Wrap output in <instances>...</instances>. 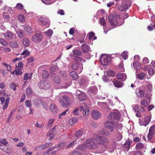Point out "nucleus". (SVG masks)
I'll return each mask as SVG.
<instances>
[{"label": "nucleus", "instance_id": "774afa93", "mask_svg": "<svg viewBox=\"0 0 155 155\" xmlns=\"http://www.w3.org/2000/svg\"><path fill=\"white\" fill-rule=\"evenodd\" d=\"M76 143V141H73L69 144L67 146V148H69L72 147Z\"/></svg>", "mask_w": 155, "mask_h": 155}, {"label": "nucleus", "instance_id": "c756f323", "mask_svg": "<svg viewBox=\"0 0 155 155\" xmlns=\"http://www.w3.org/2000/svg\"><path fill=\"white\" fill-rule=\"evenodd\" d=\"M9 45L12 48H17L18 46V44L15 41H11L9 43Z\"/></svg>", "mask_w": 155, "mask_h": 155}, {"label": "nucleus", "instance_id": "e2e57ef3", "mask_svg": "<svg viewBox=\"0 0 155 155\" xmlns=\"http://www.w3.org/2000/svg\"><path fill=\"white\" fill-rule=\"evenodd\" d=\"M2 50L5 52H9L11 51V49L8 47H3Z\"/></svg>", "mask_w": 155, "mask_h": 155}, {"label": "nucleus", "instance_id": "c9c22d12", "mask_svg": "<svg viewBox=\"0 0 155 155\" xmlns=\"http://www.w3.org/2000/svg\"><path fill=\"white\" fill-rule=\"evenodd\" d=\"M83 131L81 129H80L77 131L75 134V136L78 138L81 137L83 134Z\"/></svg>", "mask_w": 155, "mask_h": 155}, {"label": "nucleus", "instance_id": "39448f33", "mask_svg": "<svg viewBox=\"0 0 155 155\" xmlns=\"http://www.w3.org/2000/svg\"><path fill=\"white\" fill-rule=\"evenodd\" d=\"M69 98L66 95L61 96L60 97L59 102L61 106L66 107L69 106Z\"/></svg>", "mask_w": 155, "mask_h": 155}, {"label": "nucleus", "instance_id": "e433bc0d", "mask_svg": "<svg viewBox=\"0 0 155 155\" xmlns=\"http://www.w3.org/2000/svg\"><path fill=\"white\" fill-rule=\"evenodd\" d=\"M42 78L44 79H47L49 77V75L48 72L45 70H44L42 71Z\"/></svg>", "mask_w": 155, "mask_h": 155}, {"label": "nucleus", "instance_id": "393cba45", "mask_svg": "<svg viewBox=\"0 0 155 155\" xmlns=\"http://www.w3.org/2000/svg\"><path fill=\"white\" fill-rule=\"evenodd\" d=\"M78 98L81 101H83L87 98L86 94L84 93H81L78 95Z\"/></svg>", "mask_w": 155, "mask_h": 155}, {"label": "nucleus", "instance_id": "4c0bfd02", "mask_svg": "<svg viewBox=\"0 0 155 155\" xmlns=\"http://www.w3.org/2000/svg\"><path fill=\"white\" fill-rule=\"evenodd\" d=\"M32 94V91L31 89L29 87L27 88L26 90V94L27 96L29 97L31 96Z\"/></svg>", "mask_w": 155, "mask_h": 155}, {"label": "nucleus", "instance_id": "1a4fd4ad", "mask_svg": "<svg viewBox=\"0 0 155 155\" xmlns=\"http://www.w3.org/2000/svg\"><path fill=\"white\" fill-rule=\"evenodd\" d=\"M38 87L41 89H46L51 86L50 83L47 81L41 80L38 84Z\"/></svg>", "mask_w": 155, "mask_h": 155}, {"label": "nucleus", "instance_id": "423d86ee", "mask_svg": "<svg viewBox=\"0 0 155 155\" xmlns=\"http://www.w3.org/2000/svg\"><path fill=\"white\" fill-rule=\"evenodd\" d=\"M100 61L102 65H108L110 63L111 59L110 57L105 54H102L101 55Z\"/></svg>", "mask_w": 155, "mask_h": 155}, {"label": "nucleus", "instance_id": "7ed1b4c3", "mask_svg": "<svg viewBox=\"0 0 155 155\" xmlns=\"http://www.w3.org/2000/svg\"><path fill=\"white\" fill-rule=\"evenodd\" d=\"M122 2L121 5L118 7L119 10L121 11H123L128 9L131 5L130 0H121Z\"/></svg>", "mask_w": 155, "mask_h": 155}, {"label": "nucleus", "instance_id": "58836bf2", "mask_svg": "<svg viewBox=\"0 0 155 155\" xmlns=\"http://www.w3.org/2000/svg\"><path fill=\"white\" fill-rule=\"evenodd\" d=\"M141 105L144 107H147L148 105L147 101L145 100L142 99L140 100Z\"/></svg>", "mask_w": 155, "mask_h": 155}, {"label": "nucleus", "instance_id": "2eb2a0df", "mask_svg": "<svg viewBox=\"0 0 155 155\" xmlns=\"http://www.w3.org/2000/svg\"><path fill=\"white\" fill-rule=\"evenodd\" d=\"M92 117L94 119L97 120L99 119L101 116V114L97 110H93L91 112Z\"/></svg>", "mask_w": 155, "mask_h": 155}, {"label": "nucleus", "instance_id": "79ce46f5", "mask_svg": "<svg viewBox=\"0 0 155 155\" xmlns=\"http://www.w3.org/2000/svg\"><path fill=\"white\" fill-rule=\"evenodd\" d=\"M32 76V74H28V73H26L25 74L24 77V80L26 81L28 80V79L31 78Z\"/></svg>", "mask_w": 155, "mask_h": 155}, {"label": "nucleus", "instance_id": "0eeeda50", "mask_svg": "<svg viewBox=\"0 0 155 155\" xmlns=\"http://www.w3.org/2000/svg\"><path fill=\"white\" fill-rule=\"evenodd\" d=\"M79 61L78 60L75 61V62L73 63L72 64L71 68L73 69L77 70L78 73H80L82 71L83 68L82 64L78 62V61Z\"/></svg>", "mask_w": 155, "mask_h": 155}, {"label": "nucleus", "instance_id": "0e129e2a", "mask_svg": "<svg viewBox=\"0 0 155 155\" xmlns=\"http://www.w3.org/2000/svg\"><path fill=\"white\" fill-rule=\"evenodd\" d=\"M53 31L49 29L48 31H45V33L48 36H51L53 33Z\"/></svg>", "mask_w": 155, "mask_h": 155}, {"label": "nucleus", "instance_id": "72a5a7b5", "mask_svg": "<svg viewBox=\"0 0 155 155\" xmlns=\"http://www.w3.org/2000/svg\"><path fill=\"white\" fill-rule=\"evenodd\" d=\"M78 120V119L77 118H71L69 120V124L71 125H73L77 123Z\"/></svg>", "mask_w": 155, "mask_h": 155}, {"label": "nucleus", "instance_id": "4468645a", "mask_svg": "<svg viewBox=\"0 0 155 155\" xmlns=\"http://www.w3.org/2000/svg\"><path fill=\"white\" fill-rule=\"evenodd\" d=\"M112 82L113 83L114 86L117 88L121 87H122L124 85V84L123 82L116 78H114L113 79Z\"/></svg>", "mask_w": 155, "mask_h": 155}, {"label": "nucleus", "instance_id": "c85d7f7f", "mask_svg": "<svg viewBox=\"0 0 155 155\" xmlns=\"http://www.w3.org/2000/svg\"><path fill=\"white\" fill-rule=\"evenodd\" d=\"M52 145V143H46L44 145H41L40 147L42 150L45 149L46 148H49L50 146Z\"/></svg>", "mask_w": 155, "mask_h": 155}, {"label": "nucleus", "instance_id": "a878e982", "mask_svg": "<svg viewBox=\"0 0 155 155\" xmlns=\"http://www.w3.org/2000/svg\"><path fill=\"white\" fill-rule=\"evenodd\" d=\"M23 45L26 47H28L30 45V41L27 38H25L22 41Z\"/></svg>", "mask_w": 155, "mask_h": 155}, {"label": "nucleus", "instance_id": "338daca9", "mask_svg": "<svg viewBox=\"0 0 155 155\" xmlns=\"http://www.w3.org/2000/svg\"><path fill=\"white\" fill-rule=\"evenodd\" d=\"M153 135H154L149 133L147 136L148 140L149 141L151 140Z\"/></svg>", "mask_w": 155, "mask_h": 155}, {"label": "nucleus", "instance_id": "de8ad7c7", "mask_svg": "<svg viewBox=\"0 0 155 155\" xmlns=\"http://www.w3.org/2000/svg\"><path fill=\"white\" fill-rule=\"evenodd\" d=\"M16 7L18 9L22 10L23 8V6L21 4L18 3L16 5V7L14 8H15Z\"/></svg>", "mask_w": 155, "mask_h": 155}, {"label": "nucleus", "instance_id": "09e8293b", "mask_svg": "<svg viewBox=\"0 0 155 155\" xmlns=\"http://www.w3.org/2000/svg\"><path fill=\"white\" fill-rule=\"evenodd\" d=\"M3 17L6 21H9L10 19V17L8 14L6 13H3Z\"/></svg>", "mask_w": 155, "mask_h": 155}, {"label": "nucleus", "instance_id": "412c9836", "mask_svg": "<svg viewBox=\"0 0 155 155\" xmlns=\"http://www.w3.org/2000/svg\"><path fill=\"white\" fill-rule=\"evenodd\" d=\"M97 88L96 86H93L90 87L88 91V92L93 94H96L97 92Z\"/></svg>", "mask_w": 155, "mask_h": 155}, {"label": "nucleus", "instance_id": "4be33fe9", "mask_svg": "<svg viewBox=\"0 0 155 155\" xmlns=\"http://www.w3.org/2000/svg\"><path fill=\"white\" fill-rule=\"evenodd\" d=\"M82 51L84 53H87L90 49V47L86 44H83L81 46Z\"/></svg>", "mask_w": 155, "mask_h": 155}, {"label": "nucleus", "instance_id": "b1692460", "mask_svg": "<svg viewBox=\"0 0 155 155\" xmlns=\"http://www.w3.org/2000/svg\"><path fill=\"white\" fill-rule=\"evenodd\" d=\"M126 74L124 73H118L116 77L119 79H122V81H125L126 78Z\"/></svg>", "mask_w": 155, "mask_h": 155}, {"label": "nucleus", "instance_id": "49530a36", "mask_svg": "<svg viewBox=\"0 0 155 155\" xmlns=\"http://www.w3.org/2000/svg\"><path fill=\"white\" fill-rule=\"evenodd\" d=\"M151 120V118L150 116L147 117L144 119V123L146 125H147L149 123Z\"/></svg>", "mask_w": 155, "mask_h": 155}, {"label": "nucleus", "instance_id": "3c124183", "mask_svg": "<svg viewBox=\"0 0 155 155\" xmlns=\"http://www.w3.org/2000/svg\"><path fill=\"white\" fill-rule=\"evenodd\" d=\"M99 22L100 24L104 26L106 25L105 20L103 18L100 19L99 21Z\"/></svg>", "mask_w": 155, "mask_h": 155}, {"label": "nucleus", "instance_id": "a18cd8bd", "mask_svg": "<svg viewBox=\"0 0 155 155\" xmlns=\"http://www.w3.org/2000/svg\"><path fill=\"white\" fill-rule=\"evenodd\" d=\"M149 133L154 135L155 134V126H153L150 128Z\"/></svg>", "mask_w": 155, "mask_h": 155}, {"label": "nucleus", "instance_id": "6ab92c4d", "mask_svg": "<svg viewBox=\"0 0 155 155\" xmlns=\"http://www.w3.org/2000/svg\"><path fill=\"white\" fill-rule=\"evenodd\" d=\"M33 102L34 105L38 107L42 104V100L40 98H36L33 100Z\"/></svg>", "mask_w": 155, "mask_h": 155}, {"label": "nucleus", "instance_id": "c03bdc74", "mask_svg": "<svg viewBox=\"0 0 155 155\" xmlns=\"http://www.w3.org/2000/svg\"><path fill=\"white\" fill-rule=\"evenodd\" d=\"M65 146V143H60L56 147L58 150H61L64 148Z\"/></svg>", "mask_w": 155, "mask_h": 155}, {"label": "nucleus", "instance_id": "9b49d317", "mask_svg": "<svg viewBox=\"0 0 155 155\" xmlns=\"http://www.w3.org/2000/svg\"><path fill=\"white\" fill-rule=\"evenodd\" d=\"M43 38L42 35L40 33H37L32 36L31 40L36 43H39Z\"/></svg>", "mask_w": 155, "mask_h": 155}, {"label": "nucleus", "instance_id": "aec40b11", "mask_svg": "<svg viewBox=\"0 0 155 155\" xmlns=\"http://www.w3.org/2000/svg\"><path fill=\"white\" fill-rule=\"evenodd\" d=\"M50 109L51 112L53 114H56L58 111L57 106L54 104H52L50 105Z\"/></svg>", "mask_w": 155, "mask_h": 155}, {"label": "nucleus", "instance_id": "bb28decb", "mask_svg": "<svg viewBox=\"0 0 155 155\" xmlns=\"http://www.w3.org/2000/svg\"><path fill=\"white\" fill-rule=\"evenodd\" d=\"M16 34L18 35V36L19 38H22L25 35L24 31L22 30H19L16 32Z\"/></svg>", "mask_w": 155, "mask_h": 155}, {"label": "nucleus", "instance_id": "f3484780", "mask_svg": "<svg viewBox=\"0 0 155 155\" xmlns=\"http://www.w3.org/2000/svg\"><path fill=\"white\" fill-rule=\"evenodd\" d=\"M85 105L84 104L83 105H82L81 106L79 107L80 110L81 111L83 110V114L84 116H87L88 114L89 111V108L86 107L85 108L84 106Z\"/></svg>", "mask_w": 155, "mask_h": 155}, {"label": "nucleus", "instance_id": "ea45409f", "mask_svg": "<svg viewBox=\"0 0 155 155\" xmlns=\"http://www.w3.org/2000/svg\"><path fill=\"white\" fill-rule=\"evenodd\" d=\"M0 43L3 46H6L8 45V42L3 38H0Z\"/></svg>", "mask_w": 155, "mask_h": 155}, {"label": "nucleus", "instance_id": "20e7f679", "mask_svg": "<svg viewBox=\"0 0 155 155\" xmlns=\"http://www.w3.org/2000/svg\"><path fill=\"white\" fill-rule=\"evenodd\" d=\"M116 124L114 123L112 120L108 119L104 123V127L109 129L111 132L114 131V129L116 127Z\"/></svg>", "mask_w": 155, "mask_h": 155}, {"label": "nucleus", "instance_id": "6e6d98bb", "mask_svg": "<svg viewBox=\"0 0 155 155\" xmlns=\"http://www.w3.org/2000/svg\"><path fill=\"white\" fill-rule=\"evenodd\" d=\"M54 81L57 84H59L60 82V80L58 76H56L54 78Z\"/></svg>", "mask_w": 155, "mask_h": 155}, {"label": "nucleus", "instance_id": "052dcab7", "mask_svg": "<svg viewBox=\"0 0 155 155\" xmlns=\"http://www.w3.org/2000/svg\"><path fill=\"white\" fill-rule=\"evenodd\" d=\"M34 61V59L33 57H31L27 59V63H30Z\"/></svg>", "mask_w": 155, "mask_h": 155}, {"label": "nucleus", "instance_id": "f8f14e48", "mask_svg": "<svg viewBox=\"0 0 155 155\" xmlns=\"http://www.w3.org/2000/svg\"><path fill=\"white\" fill-rule=\"evenodd\" d=\"M120 117V114L118 111L111 112L108 116V119H110L112 120H117Z\"/></svg>", "mask_w": 155, "mask_h": 155}, {"label": "nucleus", "instance_id": "8fccbe9b", "mask_svg": "<svg viewBox=\"0 0 155 155\" xmlns=\"http://www.w3.org/2000/svg\"><path fill=\"white\" fill-rule=\"evenodd\" d=\"M30 54V52L27 50H24L21 54V55H24V56H27L29 55Z\"/></svg>", "mask_w": 155, "mask_h": 155}, {"label": "nucleus", "instance_id": "a19ab883", "mask_svg": "<svg viewBox=\"0 0 155 155\" xmlns=\"http://www.w3.org/2000/svg\"><path fill=\"white\" fill-rule=\"evenodd\" d=\"M47 135L48 136L50 137L48 138L49 140H51L54 138L55 136L54 134L53 133H51V131H49V132L47 134Z\"/></svg>", "mask_w": 155, "mask_h": 155}, {"label": "nucleus", "instance_id": "f03ea898", "mask_svg": "<svg viewBox=\"0 0 155 155\" xmlns=\"http://www.w3.org/2000/svg\"><path fill=\"white\" fill-rule=\"evenodd\" d=\"M108 18L110 25L113 28L120 25L122 24L120 21L122 20L120 18V15H110L108 17Z\"/></svg>", "mask_w": 155, "mask_h": 155}, {"label": "nucleus", "instance_id": "5701e85b", "mask_svg": "<svg viewBox=\"0 0 155 155\" xmlns=\"http://www.w3.org/2000/svg\"><path fill=\"white\" fill-rule=\"evenodd\" d=\"M99 134L105 137H107L109 136L110 134L109 131L105 129H103L100 131Z\"/></svg>", "mask_w": 155, "mask_h": 155}, {"label": "nucleus", "instance_id": "ddd939ff", "mask_svg": "<svg viewBox=\"0 0 155 155\" xmlns=\"http://www.w3.org/2000/svg\"><path fill=\"white\" fill-rule=\"evenodd\" d=\"M1 102H5V104L2 107V109L4 110H5L8 107V104L9 102L10 98L9 97L6 98L5 100L4 97H2L0 98Z\"/></svg>", "mask_w": 155, "mask_h": 155}, {"label": "nucleus", "instance_id": "cd10ccee", "mask_svg": "<svg viewBox=\"0 0 155 155\" xmlns=\"http://www.w3.org/2000/svg\"><path fill=\"white\" fill-rule=\"evenodd\" d=\"M144 145L143 143L140 142L136 144L135 149L137 150H140L144 148Z\"/></svg>", "mask_w": 155, "mask_h": 155}, {"label": "nucleus", "instance_id": "f257e3e1", "mask_svg": "<svg viewBox=\"0 0 155 155\" xmlns=\"http://www.w3.org/2000/svg\"><path fill=\"white\" fill-rule=\"evenodd\" d=\"M87 147L92 149H97L100 153H103L110 145L109 140L106 137L97 136L94 140H87L85 143Z\"/></svg>", "mask_w": 155, "mask_h": 155}, {"label": "nucleus", "instance_id": "680f3d73", "mask_svg": "<svg viewBox=\"0 0 155 155\" xmlns=\"http://www.w3.org/2000/svg\"><path fill=\"white\" fill-rule=\"evenodd\" d=\"M54 121V119H49L48 121L47 126L50 127L51 125H52Z\"/></svg>", "mask_w": 155, "mask_h": 155}, {"label": "nucleus", "instance_id": "473e14b6", "mask_svg": "<svg viewBox=\"0 0 155 155\" xmlns=\"http://www.w3.org/2000/svg\"><path fill=\"white\" fill-rule=\"evenodd\" d=\"M18 20L21 22H23L25 21V16L22 14H19L18 15Z\"/></svg>", "mask_w": 155, "mask_h": 155}, {"label": "nucleus", "instance_id": "37998d69", "mask_svg": "<svg viewBox=\"0 0 155 155\" xmlns=\"http://www.w3.org/2000/svg\"><path fill=\"white\" fill-rule=\"evenodd\" d=\"M145 83L147 86V88L149 91H150L152 88V85L151 84L149 83L147 81H145Z\"/></svg>", "mask_w": 155, "mask_h": 155}, {"label": "nucleus", "instance_id": "69168bd1", "mask_svg": "<svg viewBox=\"0 0 155 155\" xmlns=\"http://www.w3.org/2000/svg\"><path fill=\"white\" fill-rule=\"evenodd\" d=\"M95 35V34L93 32H91L88 35V39L89 40H91L92 38Z\"/></svg>", "mask_w": 155, "mask_h": 155}, {"label": "nucleus", "instance_id": "6e6552de", "mask_svg": "<svg viewBox=\"0 0 155 155\" xmlns=\"http://www.w3.org/2000/svg\"><path fill=\"white\" fill-rule=\"evenodd\" d=\"M6 40L10 41L15 38V35L13 32L8 31L6 32L2 33Z\"/></svg>", "mask_w": 155, "mask_h": 155}, {"label": "nucleus", "instance_id": "864d4df0", "mask_svg": "<svg viewBox=\"0 0 155 155\" xmlns=\"http://www.w3.org/2000/svg\"><path fill=\"white\" fill-rule=\"evenodd\" d=\"M22 73L21 69L18 68L16 69L15 72V74L18 76L21 75Z\"/></svg>", "mask_w": 155, "mask_h": 155}, {"label": "nucleus", "instance_id": "bf43d9fd", "mask_svg": "<svg viewBox=\"0 0 155 155\" xmlns=\"http://www.w3.org/2000/svg\"><path fill=\"white\" fill-rule=\"evenodd\" d=\"M25 103L26 106L28 107H31L32 106L31 101H26Z\"/></svg>", "mask_w": 155, "mask_h": 155}, {"label": "nucleus", "instance_id": "5fc2aeb1", "mask_svg": "<svg viewBox=\"0 0 155 155\" xmlns=\"http://www.w3.org/2000/svg\"><path fill=\"white\" fill-rule=\"evenodd\" d=\"M9 87L11 89H12L14 91L16 90V86L14 83H12L10 84H9Z\"/></svg>", "mask_w": 155, "mask_h": 155}, {"label": "nucleus", "instance_id": "2f4dec72", "mask_svg": "<svg viewBox=\"0 0 155 155\" xmlns=\"http://www.w3.org/2000/svg\"><path fill=\"white\" fill-rule=\"evenodd\" d=\"M145 93L144 91L141 90H139V92H137V95L139 97L143 98L144 96Z\"/></svg>", "mask_w": 155, "mask_h": 155}, {"label": "nucleus", "instance_id": "13d9d810", "mask_svg": "<svg viewBox=\"0 0 155 155\" xmlns=\"http://www.w3.org/2000/svg\"><path fill=\"white\" fill-rule=\"evenodd\" d=\"M107 74L109 76H113L114 75V72L112 71H107Z\"/></svg>", "mask_w": 155, "mask_h": 155}, {"label": "nucleus", "instance_id": "dca6fc26", "mask_svg": "<svg viewBox=\"0 0 155 155\" xmlns=\"http://www.w3.org/2000/svg\"><path fill=\"white\" fill-rule=\"evenodd\" d=\"M48 19L45 17H41L38 20V22L43 26L47 25L48 23Z\"/></svg>", "mask_w": 155, "mask_h": 155}, {"label": "nucleus", "instance_id": "a211bd4d", "mask_svg": "<svg viewBox=\"0 0 155 155\" xmlns=\"http://www.w3.org/2000/svg\"><path fill=\"white\" fill-rule=\"evenodd\" d=\"M132 142V140L129 139L126 141L124 144V147L127 150H128L130 149Z\"/></svg>", "mask_w": 155, "mask_h": 155}, {"label": "nucleus", "instance_id": "603ef678", "mask_svg": "<svg viewBox=\"0 0 155 155\" xmlns=\"http://www.w3.org/2000/svg\"><path fill=\"white\" fill-rule=\"evenodd\" d=\"M149 74L150 75H153L155 73V69L153 68H150L148 71Z\"/></svg>", "mask_w": 155, "mask_h": 155}, {"label": "nucleus", "instance_id": "7c9ffc66", "mask_svg": "<svg viewBox=\"0 0 155 155\" xmlns=\"http://www.w3.org/2000/svg\"><path fill=\"white\" fill-rule=\"evenodd\" d=\"M71 77L74 80H77L78 78V75L74 71H72L70 74Z\"/></svg>", "mask_w": 155, "mask_h": 155}, {"label": "nucleus", "instance_id": "4d7b16f0", "mask_svg": "<svg viewBox=\"0 0 155 155\" xmlns=\"http://www.w3.org/2000/svg\"><path fill=\"white\" fill-rule=\"evenodd\" d=\"M71 155H83V154L80 151L76 150L72 152Z\"/></svg>", "mask_w": 155, "mask_h": 155}, {"label": "nucleus", "instance_id": "f704fd0d", "mask_svg": "<svg viewBox=\"0 0 155 155\" xmlns=\"http://www.w3.org/2000/svg\"><path fill=\"white\" fill-rule=\"evenodd\" d=\"M146 74L144 73H141L137 74V78L139 80H143L145 78Z\"/></svg>", "mask_w": 155, "mask_h": 155}, {"label": "nucleus", "instance_id": "9d476101", "mask_svg": "<svg viewBox=\"0 0 155 155\" xmlns=\"http://www.w3.org/2000/svg\"><path fill=\"white\" fill-rule=\"evenodd\" d=\"M72 52L73 57H74V61L78 60L81 61V60H82V59L80 58V56L82 55L81 51L78 49H76L73 50Z\"/></svg>", "mask_w": 155, "mask_h": 155}]
</instances>
